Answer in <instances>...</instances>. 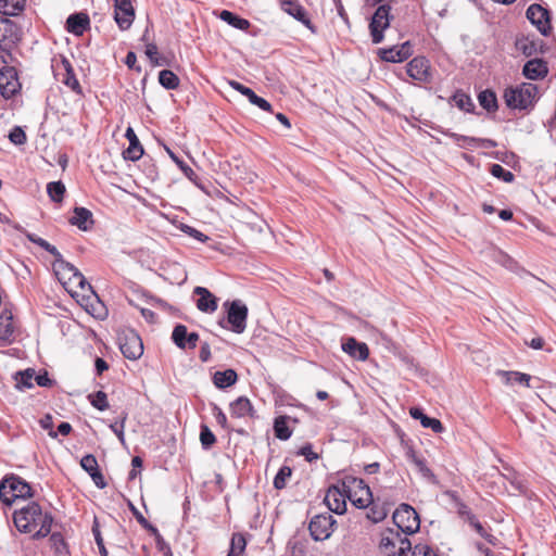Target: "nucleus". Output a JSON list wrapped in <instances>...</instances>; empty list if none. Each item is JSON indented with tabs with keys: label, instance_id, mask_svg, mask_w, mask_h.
<instances>
[{
	"label": "nucleus",
	"instance_id": "nucleus-37",
	"mask_svg": "<svg viewBox=\"0 0 556 556\" xmlns=\"http://www.w3.org/2000/svg\"><path fill=\"white\" fill-rule=\"evenodd\" d=\"M479 104L488 112H495L498 108L494 91L485 89L478 94Z\"/></svg>",
	"mask_w": 556,
	"mask_h": 556
},
{
	"label": "nucleus",
	"instance_id": "nucleus-51",
	"mask_svg": "<svg viewBox=\"0 0 556 556\" xmlns=\"http://www.w3.org/2000/svg\"><path fill=\"white\" fill-rule=\"evenodd\" d=\"M24 9V0H17L15 3L10 4V0H0V12L4 15H14L16 11Z\"/></svg>",
	"mask_w": 556,
	"mask_h": 556
},
{
	"label": "nucleus",
	"instance_id": "nucleus-27",
	"mask_svg": "<svg viewBox=\"0 0 556 556\" xmlns=\"http://www.w3.org/2000/svg\"><path fill=\"white\" fill-rule=\"evenodd\" d=\"M70 224L83 231H88L94 224L92 213L86 207L76 206L74 215L70 218Z\"/></svg>",
	"mask_w": 556,
	"mask_h": 556
},
{
	"label": "nucleus",
	"instance_id": "nucleus-16",
	"mask_svg": "<svg viewBox=\"0 0 556 556\" xmlns=\"http://www.w3.org/2000/svg\"><path fill=\"white\" fill-rule=\"evenodd\" d=\"M114 20L121 30H127L132 25L136 13L131 0H113Z\"/></svg>",
	"mask_w": 556,
	"mask_h": 556
},
{
	"label": "nucleus",
	"instance_id": "nucleus-43",
	"mask_svg": "<svg viewBox=\"0 0 556 556\" xmlns=\"http://www.w3.org/2000/svg\"><path fill=\"white\" fill-rule=\"evenodd\" d=\"M47 192L53 202H62L65 193V186L62 181H51L47 185Z\"/></svg>",
	"mask_w": 556,
	"mask_h": 556
},
{
	"label": "nucleus",
	"instance_id": "nucleus-33",
	"mask_svg": "<svg viewBox=\"0 0 556 556\" xmlns=\"http://www.w3.org/2000/svg\"><path fill=\"white\" fill-rule=\"evenodd\" d=\"M238 380V375L233 369L216 371L213 375V383L218 389H226L233 386Z\"/></svg>",
	"mask_w": 556,
	"mask_h": 556
},
{
	"label": "nucleus",
	"instance_id": "nucleus-38",
	"mask_svg": "<svg viewBox=\"0 0 556 556\" xmlns=\"http://www.w3.org/2000/svg\"><path fill=\"white\" fill-rule=\"evenodd\" d=\"M159 83L167 90H175L179 86V78L173 71L162 70L159 73Z\"/></svg>",
	"mask_w": 556,
	"mask_h": 556
},
{
	"label": "nucleus",
	"instance_id": "nucleus-44",
	"mask_svg": "<svg viewBox=\"0 0 556 556\" xmlns=\"http://www.w3.org/2000/svg\"><path fill=\"white\" fill-rule=\"evenodd\" d=\"M502 375L506 379V383L514 384H526L530 387L529 381L531 380V376L528 374L519 372V371H503Z\"/></svg>",
	"mask_w": 556,
	"mask_h": 556
},
{
	"label": "nucleus",
	"instance_id": "nucleus-22",
	"mask_svg": "<svg viewBox=\"0 0 556 556\" xmlns=\"http://www.w3.org/2000/svg\"><path fill=\"white\" fill-rule=\"evenodd\" d=\"M522 74L530 80L543 79L548 74L547 62L543 59H531L522 67Z\"/></svg>",
	"mask_w": 556,
	"mask_h": 556
},
{
	"label": "nucleus",
	"instance_id": "nucleus-57",
	"mask_svg": "<svg viewBox=\"0 0 556 556\" xmlns=\"http://www.w3.org/2000/svg\"><path fill=\"white\" fill-rule=\"evenodd\" d=\"M450 137L454 139V141L462 148H468L477 146L479 138L458 135L455 132L450 134Z\"/></svg>",
	"mask_w": 556,
	"mask_h": 556
},
{
	"label": "nucleus",
	"instance_id": "nucleus-11",
	"mask_svg": "<svg viewBox=\"0 0 556 556\" xmlns=\"http://www.w3.org/2000/svg\"><path fill=\"white\" fill-rule=\"evenodd\" d=\"M526 17L536 27L543 36H548L552 31L551 12L539 3H532L526 11Z\"/></svg>",
	"mask_w": 556,
	"mask_h": 556
},
{
	"label": "nucleus",
	"instance_id": "nucleus-13",
	"mask_svg": "<svg viewBox=\"0 0 556 556\" xmlns=\"http://www.w3.org/2000/svg\"><path fill=\"white\" fill-rule=\"evenodd\" d=\"M21 88L17 72L13 66H4L0 71V93L4 99L14 97Z\"/></svg>",
	"mask_w": 556,
	"mask_h": 556
},
{
	"label": "nucleus",
	"instance_id": "nucleus-30",
	"mask_svg": "<svg viewBox=\"0 0 556 556\" xmlns=\"http://www.w3.org/2000/svg\"><path fill=\"white\" fill-rule=\"evenodd\" d=\"M14 331L13 315L10 311L4 309L0 314V341L11 342L14 339Z\"/></svg>",
	"mask_w": 556,
	"mask_h": 556
},
{
	"label": "nucleus",
	"instance_id": "nucleus-25",
	"mask_svg": "<svg viewBox=\"0 0 556 556\" xmlns=\"http://www.w3.org/2000/svg\"><path fill=\"white\" fill-rule=\"evenodd\" d=\"M125 137L129 141L128 148L123 152L125 160L136 162L141 159L144 153L143 147L141 146L135 130L128 127L125 132Z\"/></svg>",
	"mask_w": 556,
	"mask_h": 556
},
{
	"label": "nucleus",
	"instance_id": "nucleus-29",
	"mask_svg": "<svg viewBox=\"0 0 556 556\" xmlns=\"http://www.w3.org/2000/svg\"><path fill=\"white\" fill-rule=\"evenodd\" d=\"M409 415L412 418L420 420L424 428H430L435 433H441L444 430V427L439 419L429 417L420 407H410Z\"/></svg>",
	"mask_w": 556,
	"mask_h": 556
},
{
	"label": "nucleus",
	"instance_id": "nucleus-4",
	"mask_svg": "<svg viewBox=\"0 0 556 556\" xmlns=\"http://www.w3.org/2000/svg\"><path fill=\"white\" fill-rule=\"evenodd\" d=\"M226 311V321L220 319L219 326L229 329L235 333H242L247 328L248 306L241 300L226 301L224 303Z\"/></svg>",
	"mask_w": 556,
	"mask_h": 556
},
{
	"label": "nucleus",
	"instance_id": "nucleus-19",
	"mask_svg": "<svg viewBox=\"0 0 556 556\" xmlns=\"http://www.w3.org/2000/svg\"><path fill=\"white\" fill-rule=\"evenodd\" d=\"M346 495L343 491V486L331 485L329 486L325 502L329 508V510L336 513L337 515H342L346 511Z\"/></svg>",
	"mask_w": 556,
	"mask_h": 556
},
{
	"label": "nucleus",
	"instance_id": "nucleus-21",
	"mask_svg": "<svg viewBox=\"0 0 556 556\" xmlns=\"http://www.w3.org/2000/svg\"><path fill=\"white\" fill-rule=\"evenodd\" d=\"M229 86L241 93L242 96L247 97L249 102L253 105H256L263 111L271 112L273 108L271 104L264 98L257 96L251 88L242 85L239 81L230 80Z\"/></svg>",
	"mask_w": 556,
	"mask_h": 556
},
{
	"label": "nucleus",
	"instance_id": "nucleus-23",
	"mask_svg": "<svg viewBox=\"0 0 556 556\" xmlns=\"http://www.w3.org/2000/svg\"><path fill=\"white\" fill-rule=\"evenodd\" d=\"M193 293L198 295L197 308L203 313H214L217 309V298L204 287H195Z\"/></svg>",
	"mask_w": 556,
	"mask_h": 556
},
{
	"label": "nucleus",
	"instance_id": "nucleus-53",
	"mask_svg": "<svg viewBox=\"0 0 556 556\" xmlns=\"http://www.w3.org/2000/svg\"><path fill=\"white\" fill-rule=\"evenodd\" d=\"M179 229L184 233L188 235L189 237H191V238H193V239H195V240H198V241H200L202 243L206 242L210 239L206 235H204L200 230H198L194 227L189 226L187 224H181Z\"/></svg>",
	"mask_w": 556,
	"mask_h": 556
},
{
	"label": "nucleus",
	"instance_id": "nucleus-45",
	"mask_svg": "<svg viewBox=\"0 0 556 556\" xmlns=\"http://www.w3.org/2000/svg\"><path fill=\"white\" fill-rule=\"evenodd\" d=\"M90 404L98 410H105L109 408L108 395L103 391H97L88 395Z\"/></svg>",
	"mask_w": 556,
	"mask_h": 556
},
{
	"label": "nucleus",
	"instance_id": "nucleus-61",
	"mask_svg": "<svg viewBox=\"0 0 556 556\" xmlns=\"http://www.w3.org/2000/svg\"><path fill=\"white\" fill-rule=\"evenodd\" d=\"M412 551V556H438L435 551L427 544H416Z\"/></svg>",
	"mask_w": 556,
	"mask_h": 556
},
{
	"label": "nucleus",
	"instance_id": "nucleus-35",
	"mask_svg": "<svg viewBox=\"0 0 556 556\" xmlns=\"http://www.w3.org/2000/svg\"><path fill=\"white\" fill-rule=\"evenodd\" d=\"M448 101L454 102L459 110L467 113H472L476 108L472 99L463 90H456Z\"/></svg>",
	"mask_w": 556,
	"mask_h": 556
},
{
	"label": "nucleus",
	"instance_id": "nucleus-5",
	"mask_svg": "<svg viewBox=\"0 0 556 556\" xmlns=\"http://www.w3.org/2000/svg\"><path fill=\"white\" fill-rule=\"evenodd\" d=\"M342 486L346 497L357 508H366L372 502V493L369 485L361 478L345 476Z\"/></svg>",
	"mask_w": 556,
	"mask_h": 556
},
{
	"label": "nucleus",
	"instance_id": "nucleus-24",
	"mask_svg": "<svg viewBox=\"0 0 556 556\" xmlns=\"http://www.w3.org/2000/svg\"><path fill=\"white\" fill-rule=\"evenodd\" d=\"M66 30L75 36H81L90 27V18L84 12L71 14L66 20Z\"/></svg>",
	"mask_w": 556,
	"mask_h": 556
},
{
	"label": "nucleus",
	"instance_id": "nucleus-60",
	"mask_svg": "<svg viewBox=\"0 0 556 556\" xmlns=\"http://www.w3.org/2000/svg\"><path fill=\"white\" fill-rule=\"evenodd\" d=\"M213 415L216 422L225 430L230 431L232 428L229 427L225 413L216 404L213 405Z\"/></svg>",
	"mask_w": 556,
	"mask_h": 556
},
{
	"label": "nucleus",
	"instance_id": "nucleus-10",
	"mask_svg": "<svg viewBox=\"0 0 556 556\" xmlns=\"http://www.w3.org/2000/svg\"><path fill=\"white\" fill-rule=\"evenodd\" d=\"M336 525L337 520L331 514H318L308 523L309 534L314 541H325L330 538Z\"/></svg>",
	"mask_w": 556,
	"mask_h": 556
},
{
	"label": "nucleus",
	"instance_id": "nucleus-20",
	"mask_svg": "<svg viewBox=\"0 0 556 556\" xmlns=\"http://www.w3.org/2000/svg\"><path fill=\"white\" fill-rule=\"evenodd\" d=\"M543 40L535 36L517 37L515 41L516 49L527 58L543 53Z\"/></svg>",
	"mask_w": 556,
	"mask_h": 556
},
{
	"label": "nucleus",
	"instance_id": "nucleus-6",
	"mask_svg": "<svg viewBox=\"0 0 556 556\" xmlns=\"http://www.w3.org/2000/svg\"><path fill=\"white\" fill-rule=\"evenodd\" d=\"M379 548L383 556H407V552L412 549V543L400 531L387 529L382 533Z\"/></svg>",
	"mask_w": 556,
	"mask_h": 556
},
{
	"label": "nucleus",
	"instance_id": "nucleus-2",
	"mask_svg": "<svg viewBox=\"0 0 556 556\" xmlns=\"http://www.w3.org/2000/svg\"><path fill=\"white\" fill-rule=\"evenodd\" d=\"M539 89L531 83H522L515 87H507L504 91V100L508 108L514 110H530L538 100Z\"/></svg>",
	"mask_w": 556,
	"mask_h": 556
},
{
	"label": "nucleus",
	"instance_id": "nucleus-59",
	"mask_svg": "<svg viewBox=\"0 0 556 556\" xmlns=\"http://www.w3.org/2000/svg\"><path fill=\"white\" fill-rule=\"evenodd\" d=\"M494 260L502 264L504 267L513 269L516 265L514 258L501 250L494 251Z\"/></svg>",
	"mask_w": 556,
	"mask_h": 556
},
{
	"label": "nucleus",
	"instance_id": "nucleus-64",
	"mask_svg": "<svg viewBox=\"0 0 556 556\" xmlns=\"http://www.w3.org/2000/svg\"><path fill=\"white\" fill-rule=\"evenodd\" d=\"M131 466H132V469L129 471L128 473V479L129 480H134L136 479V477L140 473V470L143 466V460L141 457L139 456H135L132 457L131 459Z\"/></svg>",
	"mask_w": 556,
	"mask_h": 556
},
{
	"label": "nucleus",
	"instance_id": "nucleus-26",
	"mask_svg": "<svg viewBox=\"0 0 556 556\" xmlns=\"http://www.w3.org/2000/svg\"><path fill=\"white\" fill-rule=\"evenodd\" d=\"M342 350L358 361H365L369 356V349L366 343L350 337L342 343Z\"/></svg>",
	"mask_w": 556,
	"mask_h": 556
},
{
	"label": "nucleus",
	"instance_id": "nucleus-31",
	"mask_svg": "<svg viewBox=\"0 0 556 556\" xmlns=\"http://www.w3.org/2000/svg\"><path fill=\"white\" fill-rule=\"evenodd\" d=\"M62 65L65 71L64 77L62 79V83L71 88L76 94L83 96V89L80 87V84L75 75L74 68L71 64V62L66 59H62Z\"/></svg>",
	"mask_w": 556,
	"mask_h": 556
},
{
	"label": "nucleus",
	"instance_id": "nucleus-14",
	"mask_svg": "<svg viewBox=\"0 0 556 556\" xmlns=\"http://www.w3.org/2000/svg\"><path fill=\"white\" fill-rule=\"evenodd\" d=\"M119 350L126 358L138 359L143 354L142 340L138 333L129 331L119 338Z\"/></svg>",
	"mask_w": 556,
	"mask_h": 556
},
{
	"label": "nucleus",
	"instance_id": "nucleus-3",
	"mask_svg": "<svg viewBox=\"0 0 556 556\" xmlns=\"http://www.w3.org/2000/svg\"><path fill=\"white\" fill-rule=\"evenodd\" d=\"M33 489L28 482L18 476L5 477L0 481V501L11 506L15 498L33 497Z\"/></svg>",
	"mask_w": 556,
	"mask_h": 556
},
{
	"label": "nucleus",
	"instance_id": "nucleus-36",
	"mask_svg": "<svg viewBox=\"0 0 556 556\" xmlns=\"http://www.w3.org/2000/svg\"><path fill=\"white\" fill-rule=\"evenodd\" d=\"M289 417L278 416L274 420V432L277 439L286 441L291 438L292 431L288 427Z\"/></svg>",
	"mask_w": 556,
	"mask_h": 556
},
{
	"label": "nucleus",
	"instance_id": "nucleus-55",
	"mask_svg": "<svg viewBox=\"0 0 556 556\" xmlns=\"http://www.w3.org/2000/svg\"><path fill=\"white\" fill-rule=\"evenodd\" d=\"M9 139L13 144L22 146L26 142L27 137L22 127L14 126L9 132Z\"/></svg>",
	"mask_w": 556,
	"mask_h": 556
},
{
	"label": "nucleus",
	"instance_id": "nucleus-28",
	"mask_svg": "<svg viewBox=\"0 0 556 556\" xmlns=\"http://www.w3.org/2000/svg\"><path fill=\"white\" fill-rule=\"evenodd\" d=\"M230 414L236 418H242L245 416H250L252 418L256 417V412L253 408L252 403L245 396H239L230 403Z\"/></svg>",
	"mask_w": 556,
	"mask_h": 556
},
{
	"label": "nucleus",
	"instance_id": "nucleus-58",
	"mask_svg": "<svg viewBox=\"0 0 556 556\" xmlns=\"http://www.w3.org/2000/svg\"><path fill=\"white\" fill-rule=\"evenodd\" d=\"M35 381L39 387L51 388L55 384V381L49 377L47 370H41L35 374Z\"/></svg>",
	"mask_w": 556,
	"mask_h": 556
},
{
	"label": "nucleus",
	"instance_id": "nucleus-48",
	"mask_svg": "<svg viewBox=\"0 0 556 556\" xmlns=\"http://www.w3.org/2000/svg\"><path fill=\"white\" fill-rule=\"evenodd\" d=\"M475 530L476 532L481 536L483 538L484 540H486L490 544L494 545L495 542H496V538L494 535H492L491 533H489L484 527L482 526V523L477 519L476 516H471L469 517V522H468Z\"/></svg>",
	"mask_w": 556,
	"mask_h": 556
},
{
	"label": "nucleus",
	"instance_id": "nucleus-42",
	"mask_svg": "<svg viewBox=\"0 0 556 556\" xmlns=\"http://www.w3.org/2000/svg\"><path fill=\"white\" fill-rule=\"evenodd\" d=\"M378 55L382 61L399 63L403 62V58L400 53L399 46H393L391 48H381L378 50Z\"/></svg>",
	"mask_w": 556,
	"mask_h": 556
},
{
	"label": "nucleus",
	"instance_id": "nucleus-46",
	"mask_svg": "<svg viewBox=\"0 0 556 556\" xmlns=\"http://www.w3.org/2000/svg\"><path fill=\"white\" fill-rule=\"evenodd\" d=\"M200 442L204 450H210L216 442V437L207 425L200 426Z\"/></svg>",
	"mask_w": 556,
	"mask_h": 556
},
{
	"label": "nucleus",
	"instance_id": "nucleus-34",
	"mask_svg": "<svg viewBox=\"0 0 556 556\" xmlns=\"http://www.w3.org/2000/svg\"><path fill=\"white\" fill-rule=\"evenodd\" d=\"M218 16L223 22L240 30H247L251 26V23L247 18L228 10L220 11Z\"/></svg>",
	"mask_w": 556,
	"mask_h": 556
},
{
	"label": "nucleus",
	"instance_id": "nucleus-1",
	"mask_svg": "<svg viewBox=\"0 0 556 556\" xmlns=\"http://www.w3.org/2000/svg\"><path fill=\"white\" fill-rule=\"evenodd\" d=\"M26 238L28 241L37 244L45 251H47L49 254H51L54 257L53 266L58 269V271H67L71 274L68 279L71 281H74L78 288L81 290L89 289L92 290L91 285L87 281V279L84 277V275L78 270L77 267H75L72 263L65 261L63 258V255L60 253V251L49 243L47 240L40 238L36 233L28 232L26 233Z\"/></svg>",
	"mask_w": 556,
	"mask_h": 556
},
{
	"label": "nucleus",
	"instance_id": "nucleus-54",
	"mask_svg": "<svg viewBox=\"0 0 556 556\" xmlns=\"http://www.w3.org/2000/svg\"><path fill=\"white\" fill-rule=\"evenodd\" d=\"M50 542L56 554H62L66 551V542L61 532H52L50 534Z\"/></svg>",
	"mask_w": 556,
	"mask_h": 556
},
{
	"label": "nucleus",
	"instance_id": "nucleus-56",
	"mask_svg": "<svg viewBox=\"0 0 556 556\" xmlns=\"http://www.w3.org/2000/svg\"><path fill=\"white\" fill-rule=\"evenodd\" d=\"M81 468L90 475L99 469L98 460L94 455L87 454L80 459Z\"/></svg>",
	"mask_w": 556,
	"mask_h": 556
},
{
	"label": "nucleus",
	"instance_id": "nucleus-32",
	"mask_svg": "<svg viewBox=\"0 0 556 556\" xmlns=\"http://www.w3.org/2000/svg\"><path fill=\"white\" fill-rule=\"evenodd\" d=\"M407 458L416 466L417 470L424 478L428 479L433 483L437 482V477L432 472V470L427 466L425 458L418 456L413 450H409L407 452Z\"/></svg>",
	"mask_w": 556,
	"mask_h": 556
},
{
	"label": "nucleus",
	"instance_id": "nucleus-47",
	"mask_svg": "<svg viewBox=\"0 0 556 556\" xmlns=\"http://www.w3.org/2000/svg\"><path fill=\"white\" fill-rule=\"evenodd\" d=\"M128 418V414L126 412H123L119 420H116L115 422L111 424L109 427L112 430V432L118 438L119 442L125 445V422Z\"/></svg>",
	"mask_w": 556,
	"mask_h": 556
},
{
	"label": "nucleus",
	"instance_id": "nucleus-7",
	"mask_svg": "<svg viewBox=\"0 0 556 556\" xmlns=\"http://www.w3.org/2000/svg\"><path fill=\"white\" fill-rule=\"evenodd\" d=\"M43 516L41 506L37 502H29L13 514V522L22 533H30Z\"/></svg>",
	"mask_w": 556,
	"mask_h": 556
},
{
	"label": "nucleus",
	"instance_id": "nucleus-50",
	"mask_svg": "<svg viewBox=\"0 0 556 556\" xmlns=\"http://www.w3.org/2000/svg\"><path fill=\"white\" fill-rule=\"evenodd\" d=\"M292 475V469L289 466H282L274 478V488L282 490L286 488L287 479Z\"/></svg>",
	"mask_w": 556,
	"mask_h": 556
},
{
	"label": "nucleus",
	"instance_id": "nucleus-63",
	"mask_svg": "<svg viewBox=\"0 0 556 556\" xmlns=\"http://www.w3.org/2000/svg\"><path fill=\"white\" fill-rule=\"evenodd\" d=\"M298 454L303 456L308 463H313L319 458V455L313 451V446L309 443L303 445Z\"/></svg>",
	"mask_w": 556,
	"mask_h": 556
},
{
	"label": "nucleus",
	"instance_id": "nucleus-62",
	"mask_svg": "<svg viewBox=\"0 0 556 556\" xmlns=\"http://www.w3.org/2000/svg\"><path fill=\"white\" fill-rule=\"evenodd\" d=\"M39 425L42 429L48 430L50 438L55 439L58 437V432L53 430V418L50 414H46L39 420Z\"/></svg>",
	"mask_w": 556,
	"mask_h": 556
},
{
	"label": "nucleus",
	"instance_id": "nucleus-41",
	"mask_svg": "<svg viewBox=\"0 0 556 556\" xmlns=\"http://www.w3.org/2000/svg\"><path fill=\"white\" fill-rule=\"evenodd\" d=\"M247 548V540L242 533L236 532L232 534L230 540V546L228 553L236 556H242Z\"/></svg>",
	"mask_w": 556,
	"mask_h": 556
},
{
	"label": "nucleus",
	"instance_id": "nucleus-17",
	"mask_svg": "<svg viewBox=\"0 0 556 556\" xmlns=\"http://www.w3.org/2000/svg\"><path fill=\"white\" fill-rule=\"evenodd\" d=\"M174 344L180 350H193L199 341V334L194 331L189 332L182 324H177L170 336Z\"/></svg>",
	"mask_w": 556,
	"mask_h": 556
},
{
	"label": "nucleus",
	"instance_id": "nucleus-9",
	"mask_svg": "<svg viewBox=\"0 0 556 556\" xmlns=\"http://www.w3.org/2000/svg\"><path fill=\"white\" fill-rule=\"evenodd\" d=\"M390 11V4H380L371 16L369 30L374 43H380L383 40V31L390 26L392 18Z\"/></svg>",
	"mask_w": 556,
	"mask_h": 556
},
{
	"label": "nucleus",
	"instance_id": "nucleus-52",
	"mask_svg": "<svg viewBox=\"0 0 556 556\" xmlns=\"http://www.w3.org/2000/svg\"><path fill=\"white\" fill-rule=\"evenodd\" d=\"M91 531H92L94 541L97 543V546L99 548L100 555L101 556H109V553H108V549H106V547L104 545V541H103V538H102V534H101V531H100V527H99V522H98L97 518L93 521Z\"/></svg>",
	"mask_w": 556,
	"mask_h": 556
},
{
	"label": "nucleus",
	"instance_id": "nucleus-15",
	"mask_svg": "<svg viewBox=\"0 0 556 556\" xmlns=\"http://www.w3.org/2000/svg\"><path fill=\"white\" fill-rule=\"evenodd\" d=\"M21 37V29L16 23L8 17H0V49L8 51Z\"/></svg>",
	"mask_w": 556,
	"mask_h": 556
},
{
	"label": "nucleus",
	"instance_id": "nucleus-49",
	"mask_svg": "<svg viewBox=\"0 0 556 556\" xmlns=\"http://www.w3.org/2000/svg\"><path fill=\"white\" fill-rule=\"evenodd\" d=\"M490 173L493 177L505 182H513L515 179V175L510 170L505 169L500 164H492L490 167Z\"/></svg>",
	"mask_w": 556,
	"mask_h": 556
},
{
	"label": "nucleus",
	"instance_id": "nucleus-18",
	"mask_svg": "<svg viewBox=\"0 0 556 556\" xmlns=\"http://www.w3.org/2000/svg\"><path fill=\"white\" fill-rule=\"evenodd\" d=\"M406 73L410 78L415 80L422 83L429 81L431 74L428 59L425 56L414 58L407 63Z\"/></svg>",
	"mask_w": 556,
	"mask_h": 556
},
{
	"label": "nucleus",
	"instance_id": "nucleus-8",
	"mask_svg": "<svg viewBox=\"0 0 556 556\" xmlns=\"http://www.w3.org/2000/svg\"><path fill=\"white\" fill-rule=\"evenodd\" d=\"M394 525L397 527V531L402 534H413L420 528V518L417 511L408 504H401L392 516Z\"/></svg>",
	"mask_w": 556,
	"mask_h": 556
},
{
	"label": "nucleus",
	"instance_id": "nucleus-39",
	"mask_svg": "<svg viewBox=\"0 0 556 556\" xmlns=\"http://www.w3.org/2000/svg\"><path fill=\"white\" fill-rule=\"evenodd\" d=\"M166 152L168 153L169 157L178 165L180 170L185 174V176L194 182L197 186H199L197 179L198 175L194 173V170L185 163L180 157H178L168 147H165Z\"/></svg>",
	"mask_w": 556,
	"mask_h": 556
},
{
	"label": "nucleus",
	"instance_id": "nucleus-12",
	"mask_svg": "<svg viewBox=\"0 0 556 556\" xmlns=\"http://www.w3.org/2000/svg\"><path fill=\"white\" fill-rule=\"evenodd\" d=\"M280 9L292 16L294 20L303 24L306 28H308L313 34L317 33L316 26L312 23L308 17L307 11L305 8L299 2V0H279Z\"/></svg>",
	"mask_w": 556,
	"mask_h": 556
},
{
	"label": "nucleus",
	"instance_id": "nucleus-40",
	"mask_svg": "<svg viewBox=\"0 0 556 556\" xmlns=\"http://www.w3.org/2000/svg\"><path fill=\"white\" fill-rule=\"evenodd\" d=\"M36 370L34 368H27L23 371H17L15 374L16 387L20 389H30L33 388V380H35Z\"/></svg>",
	"mask_w": 556,
	"mask_h": 556
}]
</instances>
